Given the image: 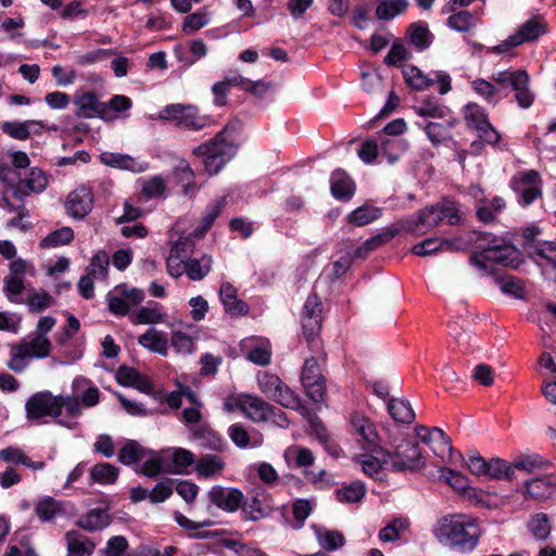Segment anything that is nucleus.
Returning a JSON list of instances; mask_svg holds the SVG:
<instances>
[{
	"label": "nucleus",
	"instance_id": "f257e3e1",
	"mask_svg": "<svg viewBox=\"0 0 556 556\" xmlns=\"http://www.w3.org/2000/svg\"><path fill=\"white\" fill-rule=\"evenodd\" d=\"M83 413L81 403L76 396L54 395L45 390L30 395L25 402L27 420L46 424V417L52 418L59 426L74 430L78 427V418Z\"/></svg>",
	"mask_w": 556,
	"mask_h": 556
},
{
	"label": "nucleus",
	"instance_id": "f03ea898",
	"mask_svg": "<svg viewBox=\"0 0 556 556\" xmlns=\"http://www.w3.org/2000/svg\"><path fill=\"white\" fill-rule=\"evenodd\" d=\"M522 263L521 253L511 245H496L472 252L469 264L477 268L481 276H492L504 293L520 298L523 286L520 279L513 276H500L495 265L517 268Z\"/></svg>",
	"mask_w": 556,
	"mask_h": 556
},
{
	"label": "nucleus",
	"instance_id": "7ed1b4c3",
	"mask_svg": "<svg viewBox=\"0 0 556 556\" xmlns=\"http://www.w3.org/2000/svg\"><path fill=\"white\" fill-rule=\"evenodd\" d=\"M432 533L441 545L467 554L476 549L483 532L472 516L452 514L440 518L433 526Z\"/></svg>",
	"mask_w": 556,
	"mask_h": 556
},
{
	"label": "nucleus",
	"instance_id": "20e7f679",
	"mask_svg": "<svg viewBox=\"0 0 556 556\" xmlns=\"http://www.w3.org/2000/svg\"><path fill=\"white\" fill-rule=\"evenodd\" d=\"M228 132L229 126H225L210 142L193 150L194 155L205 156L203 164L210 175L217 174L237 152V146Z\"/></svg>",
	"mask_w": 556,
	"mask_h": 556
},
{
	"label": "nucleus",
	"instance_id": "39448f33",
	"mask_svg": "<svg viewBox=\"0 0 556 556\" xmlns=\"http://www.w3.org/2000/svg\"><path fill=\"white\" fill-rule=\"evenodd\" d=\"M51 342L49 338L33 336L18 344L10 348L7 366L10 370L21 374L34 358H46L51 353Z\"/></svg>",
	"mask_w": 556,
	"mask_h": 556
},
{
	"label": "nucleus",
	"instance_id": "423d86ee",
	"mask_svg": "<svg viewBox=\"0 0 556 556\" xmlns=\"http://www.w3.org/2000/svg\"><path fill=\"white\" fill-rule=\"evenodd\" d=\"M256 380L260 390L268 399L289 409L299 410L302 408L299 395L278 376L268 371H260Z\"/></svg>",
	"mask_w": 556,
	"mask_h": 556
},
{
	"label": "nucleus",
	"instance_id": "0eeeda50",
	"mask_svg": "<svg viewBox=\"0 0 556 556\" xmlns=\"http://www.w3.org/2000/svg\"><path fill=\"white\" fill-rule=\"evenodd\" d=\"M160 118L169 121L176 126L189 130H200L213 124L210 116L200 115L198 108L191 104L176 103L166 105L160 112Z\"/></svg>",
	"mask_w": 556,
	"mask_h": 556
},
{
	"label": "nucleus",
	"instance_id": "6e6552de",
	"mask_svg": "<svg viewBox=\"0 0 556 556\" xmlns=\"http://www.w3.org/2000/svg\"><path fill=\"white\" fill-rule=\"evenodd\" d=\"M384 465L394 471L414 470L424 465L422 455L417 443L403 441L393 453L382 452Z\"/></svg>",
	"mask_w": 556,
	"mask_h": 556
},
{
	"label": "nucleus",
	"instance_id": "1a4fd4ad",
	"mask_svg": "<svg viewBox=\"0 0 556 556\" xmlns=\"http://www.w3.org/2000/svg\"><path fill=\"white\" fill-rule=\"evenodd\" d=\"M464 119L467 126L476 130L478 137L486 144L495 146L500 141L501 135L490 123L485 110L479 104L471 102L465 105Z\"/></svg>",
	"mask_w": 556,
	"mask_h": 556
},
{
	"label": "nucleus",
	"instance_id": "9d476101",
	"mask_svg": "<svg viewBox=\"0 0 556 556\" xmlns=\"http://www.w3.org/2000/svg\"><path fill=\"white\" fill-rule=\"evenodd\" d=\"M301 381L306 395L315 403H321L325 397V380L320 372L319 365L314 357L307 358L304 363Z\"/></svg>",
	"mask_w": 556,
	"mask_h": 556
},
{
	"label": "nucleus",
	"instance_id": "9b49d317",
	"mask_svg": "<svg viewBox=\"0 0 556 556\" xmlns=\"http://www.w3.org/2000/svg\"><path fill=\"white\" fill-rule=\"evenodd\" d=\"M321 311L323 304L319 298L316 294L308 295L302 313L303 333L307 341H312L320 331Z\"/></svg>",
	"mask_w": 556,
	"mask_h": 556
},
{
	"label": "nucleus",
	"instance_id": "f8f14e48",
	"mask_svg": "<svg viewBox=\"0 0 556 556\" xmlns=\"http://www.w3.org/2000/svg\"><path fill=\"white\" fill-rule=\"evenodd\" d=\"M93 206V194L89 187L80 186L67 195L65 208L70 216L84 218Z\"/></svg>",
	"mask_w": 556,
	"mask_h": 556
},
{
	"label": "nucleus",
	"instance_id": "ddd939ff",
	"mask_svg": "<svg viewBox=\"0 0 556 556\" xmlns=\"http://www.w3.org/2000/svg\"><path fill=\"white\" fill-rule=\"evenodd\" d=\"M417 437L425 443L430 445L433 453L444 458L453 451L451 439L439 428H428L425 426L416 427Z\"/></svg>",
	"mask_w": 556,
	"mask_h": 556
},
{
	"label": "nucleus",
	"instance_id": "4468645a",
	"mask_svg": "<svg viewBox=\"0 0 556 556\" xmlns=\"http://www.w3.org/2000/svg\"><path fill=\"white\" fill-rule=\"evenodd\" d=\"M207 496L211 503L229 513L236 511L243 501V493L239 489L220 485L213 486L208 491Z\"/></svg>",
	"mask_w": 556,
	"mask_h": 556
},
{
	"label": "nucleus",
	"instance_id": "2eb2a0df",
	"mask_svg": "<svg viewBox=\"0 0 556 556\" xmlns=\"http://www.w3.org/2000/svg\"><path fill=\"white\" fill-rule=\"evenodd\" d=\"M47 186L48 178L46 174L41 169L33 167L24 180L18 181L16 186H12V197L23 202L29 192H42Z\"/></svg>",
	"mask_w": 556,
	"mask_h": 556
},
{
	"label": "nucleus",
	"instance_id": "dca6fc26",
	"mask_svg": "<svg viewBox=\"0 0 556 556\" xmlns=\"http://www.w3.org/2000/svg\"><path fill=\"white\" fill-rule=\"evenodd\" d=\"M546 33V23L541 16H533L522 23L516 31L509 36L513 45H522L534 41Z\"/></svg>",
	"mask_w": 556,
	"mask_h": 556
},
{
	"label": "nucleus",
	"instance_id": "f3484780",
	"mask_svg": "<svg viewBox=\"0 0 556 556\" xmlns=\"http://www.w3.org/2000/svg\"><path fill=\"white\" fill-rule=\"evenodd\" d=\"M99 159L105 166L129 170L131 173H143L148 168L147 162L140 161L128 154L105 151L99 155Z\"/></svg>",
	"mask_w": 556,
	"mask_h": 556
},
{
	"label": "nucleus",
	"instance_id": "a211bd4d",
	"mask_svg": "<svg viewBox=\"0 0 556 556\" xmlns=\"http://www.w3.org/2000/svg\"><path fill=\"white\" fill-rule=\"evenodd\" d=\"M77 108V116L83 118H93L108 116V111L104 110V102L99 101L98 97L93 92H85L77 96L74 101Z\"/></svg>",
	"mask_w": 556,
	"mask_h": 556
},
{
	"label": "nucleus",
	"instance_id": "6ab92c4d",
	"mask_svg": "<svg viewBox=\"0 0 556 556\" xmlns=\"http://www.w3.org/2000/svg\"><path fill=\"white\" fill-rule=\"evenodd\" d=\"M43 128L45 124L36 119L4 122L1 125V130L16 140H26L31 134L40 135Z\"/></svg>",
	"mask_w": 556,
	"mask_h": 556
},
{
	"label": "nucleus",
	"instance_id": "aec40b11",
	"mask_svg": "<svg viewBox=\"0 0 556 556\" xmlns=\"http://www.w3.org/2000/svg\"><path fill=\"white\" fill-rule=\"evenodd\" d=\"M541 179L535 170H528L522 174L518 181L517 189L520 191V203L523 206L530 205L541 197Z\"/></svg>",
	"mask_w": 556,
	"mask_h": 556
},
{
	"label": "nucleus",
	"instance_id": "412c9836",
	"mask_svg": "<svg viewBox=\"0 0 556 556\" xmlns=\"http://www.w3.org/2000/svg\"><path fill=\"white\" fill-rule=\"evenodd\" d=\"M165 453L168 457L165 473H186L188 467L195 465L194 454L187 448L174 447Z\"/></svg>",
	"mask_w": 556,
	"mask_h": 556
},
{
	"label": "nucleus",
	"instance_id": "4be33fe9",
	"mask_svg": "<svg viewBox=\"0 0 556 556\" xmlns=\"http://www.w3.org/2000/svg\"><path fill=\"white\" fill-rule=\"evenodd\" d=\"M219 298L226 313L229 315L243 316L248 314V304L241 300H238L237 289L229 282L222 283L219 289Z\"/></svg>",
	"mask_w": 556,
	"mask_h": 556
},
{
	"label": "nucleus",
	"instance_id": "5701e85b",
	"mask_svg": "<svg viewBox=\"0 0 556 556\" xmlns=\"http://www.w3.org/2000/svg\"><path fill=\"white\" fill-rule=\"evenodd\" d=\"M112 521L106 508H92L83 515L76 525L89 532L101 531L105 529Z\"/></svg>",
	"mask_w": 556,
	"mask_h": 556
},
{
	"label": "nucleus",
	"instance_id": "b1692460",
	"mask_svg": "<svg viewBox=\"0 0 556 556\" xmlns=\"http://www.w3.org/2000/svg\"><path fill=\"white\" fill-rule=\"evenodd\" d=\"M65 541L66 556H91L96 549V543L91 539L75 530L66 532Z\"/></svg>",
	"mask_w": 556,
	"mask_h": 556
},
{
	"label": "nucleus",
	"instance_id": "393cba45",
	"mask_svg": "<svg viewBox=\"0 0 556 556\" xmlns=\"http://www.w3.org/2000/svg\"><path fill=\"white\" fill-rule=\"evenodd\" d=\"M528 256L541 267L544 265L551 268V271L556 274V242L543 241L532 247Z\"/></svg>",
	"mask_w": 556,
	"mask_h": 556
},
{
	"label": "nucleus",
	"instance_id": "a878e982",
	"mask_svg": "<svg viewBox=\"0 0 556 556\" xmlns=\"http://www.w3.org/2000/svg\"><path fill=\"white\" fill-rule=\"evenodd\" d=\"M240 405L242 406V413L254 422H264L270 409L268 402L251 394L244 395Z\"/></svg>",
	"mask_w": 556,
	"mask_h": 556
},
{
	"label": "nucleus",
	"instance_id": "bb28decb",
	"mask_svg": "<svg viewBox=\"0 0 556 556\" xmlns=\"http://www.w3.org/2000/svg\"><path fill=\"white\" fill-rule=\"evenodd\" d=\"M226 467L223 457L216 454H205L195 460L194 471L199 478H212L219 475Z\"/></svg>",
	"mask_w": 556,
	"mask_h": 556
},
{
	"label": "nucleus",
	"instance_id": "cd10ccee",
	"mask_svg": "<svg viewBox=\"0 0 556 556\" xmlns=\"http://www.w3.org/2000/svg\"><path fill=\"white\" fill-rule=\"evenodd\" d=\"M530 77L526 71L517 70L515 85V99L521 109H529L534 101V93L530 90Z\"/></svg>",
	"mask_w": 556,
	"mask_h": 556
},
{
	"label": "nucleus",
	"instance_id": "c85d7f7f",
	"mask_svg": "<svg viewBox=\"0 0 556 556\" xmlns=\"http://www.w3.org/2000/svg\"><path fill=\"white\" fill-rule=\"evenodd\" d=\"M138 343L153 353L167 355L168 340L166 334L155 328H149L138 338Z\"/></svg>",
	"mask_w": 556,
	"mask_h": 556
},
{
	"label": "nucleus",
	"instance_id": "c756f323",
	"mask_svg": "<svg viewBox=\"0 0 556 556\" xmlns=\"http://www.w3.org/2000/svg\"><path fill=\"white\" fill-rule=\"evenodd\" d=\"M442 222L439 205L427 206L418 213L417 219L412 222L409 229L414 232H425Z\"/></svg>",
	"mask_w": 556,
	"mask_h": 556
},
{
	"label": "nucleus",
	"instance_id": "7c9ffc66",
	"mask_svg": "<svg viewBox=\"0 0 556 556\" xmlns=\"http://www.w3.org/2000/svg\"><path fill=\"white\" fill-rule=\"evenodd\" d=\"M399 232L396 227H390L384 229L382 232L367 239L362 245H359L353 252L354 258H364L369 252L378 249L379 247L386 244L391 239H393Z\"/></svg>",
	"mask_w": 556,
	"mask_h": 556
},
{
	"label": "nucleus",
	"instance_id": "2f4dec72",
	"mask_svg": "<svg viewBox=\"0 0 556 556\" xmlns=\"http://www.w3.org/2000/svg\"><path fill=\"white\" fill-rule=\"evenodd\" d=\"M331 192L336 199L349 200L354 194V184L343 170H334L330 178Z\"/></svg>",
	"mask_w": 556,
	"mask_h": 556
},
{
	"label": "nucleus",
	"instance_id": "473e14b6",
	"mask_svg": "<svg viewBox=\"0 0 556 556\" xmlns=\"http://www.w3.org/2000/svg\"><path fill=\"white\" fill-rule=\"evenodd\" d=\"M63 513V504L51 496L42 497L35 505V514L41 522H49Z\"/></svg>",
	"mask_w": 556,
	"mask_h": 556
},
{
	"label": "nucleus",
	"instance_id": "72a5a7b5",
	"mask_svg": "<svg viewBox=\"0 0 556 556\" xmlns=\"http://www.w3.org/2000/svg\"><path fill=\"white\" fill-rule=\"evenodd\" d=\"M240 507L242 508L244 518L251 521H256L266 517L271 510V505L267 501L257 496H253L244 503L242 502Z\"/></svg>",
	"mask_w": 556,
	"mask_h": 556
},
{
	"label": "nucleus",
	"instance_id": "f704fd0d",
	"mask_svg": "<svg viewBox=\"0 0 556 556\" xmlns=\"http://www.w3.org/2000/svg\"><path fill=\"white\" fill-rule=\"evenodd\" d=\"M116 380L121 386L134 387L140 391H147L150 388L149 381L142 375L127 366H121L117 369Z\"/></svg>",
	"mask_w": 556,
	"mask_h": 556
},
{
	"label": "nucleus",
	"instance_id": "c9c22d12",
	"mask_svg": "<svg viewBox=\"0 0 556 556\" xmlns=\"http://www.w3.org/2000/svg\"><path fill=\"white\" fill-rule=\"evenodd\" d=\"M381 215V210L371 205H362L353 210L346 219L356 227H362L377 220Z\"/></svg>",
	"mask_w": 556,
	"mask_h": 556
},
{
	"label": "nucleus",
	"instance_id": "e433bc0d",
	"mask_svg": "<svg viewBox=\"0 0 556 556\" xmlns=\"http://www.w3.org/2000/svg\"><path fill=\"white\" fill-rule=\"evenodd\" d=\"M228 435L233 444L240 448L257 447L263 443L262 435L250 437L249 432L240 424H233L228 428Z\"/></svg>",
	"mask_w": 556,
	"mask_h": 556
},
{
	"label": "nucleus",
	"instance_id": "4c0bfd02",
	"mask_svg": "<svg viewBox=\"0 0 556 556\" xmlns=\"http://www.w3.org/2000/svg\"><path fill=\"white\" fill-rule=\"evenodd\" d=\"M150 453L140 443L135 440H128L124 446L119 450L118 460L126 465H132L142 460L147 454Z\"/></svg>",
	"mask_w": 556,
	"mask_h": 556
},
{
	"label": "nucleus",
	"instance_id": "58836bf2",
	"mask_svg": "<svg viewBox=\"0 0 556 556\" xmlns=\"http://www.w3.org/2000/svg\"><path fill=\"white\" fill-rule=\"evenodd\" d=\"M388 410L390 416L397 422L412 424L415 419V412L406 400H390Z\"/></svg>",
	"mask_w": 556,
	"mask_h": 556
},
{
	"label": "nucleus",
	"instance_id": "ea45409f",
	"mask_svg": "<svg viewBox=\"0 0 556 556\" xmlns=\"http://www.w3.org/2000/svg\"><path fill=\"white\" fill-rule=\"evenodd\" d=\"M455 126V121H447L445 123L429 122L424 130L428 139L434 146H439L443 141L452 137L451 129Z\"/></svg>",
	"mask_w": 556,
	"mask_h": 556
},
{
	"label": "nucleus",
	"instance_id": "a19ab883",
	"mask_svg": "<svg viewBox=\"0 0 556 556\" xmlns=\"http://www.w3.org/2000/svg\"><path fill=\"white\" fill-rule=\"evenodd\" d=\"M366 488L361 481H353L350 484L342 485L336 491V498L343 504H353L362 501L365 496Z\"/></svg>",
	"mask_w": 556,
	"mask_h": 556
},
{
	"label": "nucleus",
	"instance_id": "79ce46f5",
	"mask_svg": "<svg viewBox=\"0 0 556 556\" xmlns=\"http://www.w3.org/2000/svg\"><path fill=\"white\" fill-rule=\"evenodd\" d=\"M351 424L355 432L368 444L372 445L378 439L374 424L363 415L354 414Z\"/></svg>",
	"mask_w": 556,
	"mask_h": 556
},
{
	"label": "nucleus",
	"instance_id": "37998d69",
	"mask_svg": "<svg viewBox=\"0 0 556 556\" xmlns=\"http://www.w3.org/2000/svg\"><path fill=\"white\" fill-rule=\"evenodd\" d=\"M192 438L199 442L203 448L212 451H222L224 448V441L211 429L199 427L192 431Z\"/></svg>",
	"mask_w": 556,
	"mask_h": 556
},
{
	"label": "nucleus",
	"instance_id": "c03bdc74",
	"mask_svg": "<svg viewBox=\"0 0 556 556\" xmlns=\"http://www.w3.org/2000/svg\"><path fill=\"white\" fill-rule=\"evenodd\" d=\"M90 480L99 484H112L117 480L118 468L109 463H100L90 469Z\"/></svg>",
	"mask_w": 556,
	"mask_h": 556
},
{
	"label": "nucleus",
	"instance_id": "a18cd8bd",
	"mask_svg": "<svg viewBox=\"0 0 556 556\" xmlns=\"http://www.w3.org/2000/svg\"><path fill=\"white\" fill-rule=\"evenodd\" d=\"M212 268V258L208 255H202L201 258L190 257L186 262V275L191 280L203 279Z\"/></svg>",
	"mask_w": 556,
	"mask_h": 556
},
{
	"label": "nucleus",
	"instance_id": "49530a36",
	"mask_svg": "<svg viewBox=\"0 0 556 556\" xmlns=\"http://www.w3.org/2000/svg\"><path fill=\"white\" fill-rule=\"evenodd\" d=\"M414 111L418 116L422 117H433V118H445L450 110L440 104L433 98H427L419 104L414 106Z\"/></svg>",
	"mask_w": 556,
	"mask_h": 556
},
{
	"label": "nucleus",
	"instance_id": "de8ad7c7",
	"mask_svg": "<svg viewBox=\"0 0 556 556\" xmlns=\"http://www.w3.org/2000/svg\"><path fill=\"white\" fill-rule=\"evenodd\" d=\"M408 7L407 0H380L376 9V15L379 20H392L402 14Z\"/></svg>",
	"mask_w": 556,
	"mask_h": 556
},
{
	"label": "nucleus",
	"instance_id": "09e8293b",
	"mask_svg": "<svg viewBox=\"0 0 556 556\" xmlns=\"http://www.w3.org/2000/svg\"><path fill=\"white\" fill-rule=\"evenodd\" d=\"M403 77L407 85L417 90L429 88L434 80L426 76L418 67L405 65L402 70Z\"/></svg>",
	"mask_w": 556,
	"mask_h": 556
},
{
	"label": "nucleus",
	"instance_id": "8fccbe9b",
	"mask_svg": "<svg viewBox=\"0 0 556 556\" xmlns=\"http://www.w3.org/2000/svg\"><path fill=\"white\" fill-rule=\"evenodd\" d=\"M477 16L469 11H459L447 18V25L459 33H467L476 27Z\"/></svg>",
	"mask_w": 556,
	"mask_h": 556
},
{
	"label": "nucleus",
	"instance_id": "3c124183",
	"mask_svg": "<svg viewBox=\"0 0 556 556\" xmlns=\"http://www.w3.org/2000/svg\"><path fill=\"white\" fill-rule=\"evenodd\" d=\"M554 490L555 485L548 478H535L526 482L527 493L536 500L551 496Z\"/></svg>",
	"mask_w": 556,
	"mask_h": 556
},
{
	"label": "nucleus",
	"instance_id": "603ef678",
	"mask_svg": "<svg viewBox=\"0 0 556 556\" xmlns=\"http://www.w3.org/2000/svg\"><path fill=\"white\" fill-rule=\"evenodd\" d=\"M486 477L490 479H507L511 480L514 477V467L511 463L502 458H491L488 460Z\"/></svg>",
	"mask_w": 556,
	"mask_h": 556
},
{
	"label": "nucleus",
	"instance_id": "864d4df0",
	"mask_svg": "<svg viewBox=\"0 0 556 556\" xmlns=\"http://www.w3.org/2000/svg\"><path fill=\"white\" fill-rule=\"evenodd\" d=\"M407 528L408 521L406 519L395 518L379 531V540L384 543L395 542L400 540L402 533Z\"/></svg>",
	"mask_w": 556,
	"mask_h": 556
},
{
	"label": "nucleus",
	"instance_id": "5fc2aeb1",
	"mask_svg": "<svg viewBox=\"0 0 556 556\" xmlns=\"http://www.w3.org/2000/svg\"><path fill=\"white\" fill-rule=\"evenodd\" d=\"M452 247L448 240L438 238L426 239L412 248V252L417 256H428L440 250H447Z\"/></svg>",
	"mask_w": 556,
	"mask_h": 556
},
{
	"label": "nucleus",
	"instance_id": "6e6d98bb",
	"mask_svg": "<svg viewBox=\"0 0 556 556\" xmlns=\"http://www.w3.org/2000/svg\"><path fill=\"white\" fill-rule=\"evenodd\" d=\"M110 265L109 254L104 251L97 252L90 264L86 267V273L92 275L97 279H105L108 276V269Z\"/></svg>",
	"mask_w": 556,
	"mask_h": 556
},
{
	"label": "nucleus",
	"instance_id": "4d7b16f0",
	"mask_svg": "<svg viewBox=\"0 0 556 556\" xmlns=\"http://www.w3.org/2000/svg\"><path fill=\"white\" fill-rule=\"evenodd\" d=\"M74 239V231L71 227H62L49 233L40 241L41 248H56L68 244Z\"/></svg>",
	"mask_w": 556,
	"mask_h": 556
},
{
	"label": "nucleus",
	"instance_id": "13d9d810",
	"mask_svg": "<svg viewBox=\"0 0 556 556\" xmlns=\"http://www.w3.org/2000/svg\"><path fill=\"white\" fill-rule=\"evenodd\" d=\"M211 21L210 13L206 10H201L187 15L184 20L181 30L186 35L193 34L194 31L205 27Z\"/></svg>",
	"mask_w": 556,
	"mask_h": 556
},
{
	"label": "nucleus",
	"instance_id": "bf43d9fd",
	"mask_svg": "<svg viewBox=\"0 0 556 556\" xmlns=\"http://www.w3.org/2000/svg\"><path fill=\"white\" fill-rule=\"evenodd\" d=\"M528 529L536 540H546L551 533V526L547 515L543 513L534 515L528 523Z\"/></svg>",
	"mask_w": 556,
	"mask_h": 556
},
{
	"label": "nucleus",
	"instance_id": "052dcab7",
	"mask_svg": "<svg viewBox=\"0 0 556 556\" xmlns=\"http://www.w3.org/2000/svg\"><path fill=\"white\" fill-rule=\"evenodd\" d=\"M104 110L108 111L109 117H103V121H114L118 114L128 111L131 108V100L123 94H116L104 102Z\"/></svg>",
	"mask_w": 556,
	"mask_h": 556
},
{
	"label": "nucleus",
	"instance_id": "680f3d73",
	"mask_svg": "<svg viewBox=\"0 0 556 556\" xmlns=\"http://www.w3.org/2000/svg\"><path fill=\"white\" fill-rule=\"evenodd\" d=\"M163 314L160 312V305L154 303L153 306H141L132 317L136 325L157 324L162 321Z\"/></svg>",
	"mask_w": 556,
	"mask_h": 556
},
{
	"label": "nucleus",
	"instance_id": "e2e57ef3",
	"mask_svg": "<svg viewBox=\"0 0 556 556\" xmlns=\"http://www.w3.org/2000/svg\"><path fill=\"white\" fill-rule=\"evenodd\" d=\"M316 536L318 543L327 551H334L344 544V536L338 531L318 529Z\"/></svg>",
	"mask_w": 556,
	"mask_h": 556
},
{
	"label": "nucleus",
	"instance_id": "0e129e2a",
	"mask_svg": "<svg viewBox=\"0 0 556 556\" xmlns=\"http://www.w3.org/2000/svg\"><path fill=\"white\" fill-rule=\"evenodd\" d=\"M167 459L166 453L149 458L142 464L140 472L148 478H155L160 473H165Z\"/></svg>",
	"mask_w": 556,
	"mask_h": 556
},
{
	"label": "nucleus",
	"instance_id": "69168bd1",
	"mask_svg": "<svg viewBox=\"0 0 556 556\" xmlns=\"http://www.w3.org/2000/svg\"><path fill=\"white\" fill-rule=\"evenodd\" d=\"M470 85L473 91L488 103L495 105L498 102L497 89L491 81L478 78L472 80Z\"/></svg>",
	"mask_w": 556,
	"mask_h": 556
},
{
	"label": "nucleus",
	"instance_id": "338daca9",
	"mask_svg": "<svg viewBox=\"0 0 556 556\" xmlns=\"http://www.w3.org/2000/svg\"><path fill=\"white\" fill-rule=\"evenodd\" d=\"M285 457L288 462L294 460L298 467H308L314 463L313 453L303 446H290L285 453Z\"/></svg>",
	"mask_w": 556,
	"mask_h": 556
},
{
	"label": "nucleus",
	"instance_id": "774afa93",
	"mask_svg": "<svg viewBox=\"0 0 556 556\" xmlns=\"http://www.w3.org/2000/svg\"><path fill=\"white\" fill-rule=\"evenodd\" d=\"M174 480L165 478L161 480L149 493V500L153 504L165 502L173 495Z\"/></svg>",
	"mask_w": 556,
	"mask_h": 556
}]
</instances>
